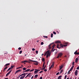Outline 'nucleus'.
<instances>
[{"mask_svg":"<svg viewBox=\"0 0 79 79\" xmlns=\"http://www.w3.org/2000/svg\"><path fill=\"white\" fill-rule=\"evenodd\" d=\"M54 44V43H52L49 45V46H48L49 50H50V49H51V48H52V47H51V46L52 45V44Z\"/></svg>","mask_w":79,"mask_h":79,"instance_id":"4","label":"nucleus"},{"mask_svg":"<svg viewBox=\"0 0 79 79\" xmlns=\"http://www.w3.org/2000/svg\"><path fill=\"white\" fill-rule=\"evenodd\" d=\"M32 50H33V51H34V50H35V49L34 48H32Z\"/></svg>","mask_w":79,"mask_h":79,"instance_id":"45","label":"nucleus"},{"mask_svg":"<svg viewBox=\"0 0 79 79\" xmlns=\"http://www.w3.org/2000/svg\"><path fill=\"white\" fill-rule=\"evenodd\" d=\"M43 69H45V68H46V65H45V67H43Z\"/></svg>","mask_w":79,"mask_h":79,"instance_id":"44","label":"nucleus"},{"mask_svg":"<svg viewBox=\"0 0 79 79\" xmlns=\"http://www.w3.org/2000/svg\"><path fill=\"white\" fill-rule=\"evenodd\" d=\"M34 64H35V65H38V63H35Z\"/></svg>","mask_w":79,"mask_h":79,"instance_id":"32","label":"nucleus"},{"mask_svg":"<svg viewBox=\"0 0 79 79\" xmlns=\"http://www.w3.org/2000/svg\"><path fill=\"white\" fill-rule=\"evenodd\" d=\"M20 76H21L20 75L18 76V77H17V79H19V78L20 77Z\"/></svg>","mask_w":79,"mask_h":79,"instance_id":"39","label":"nucleus"},{"mask_svg":"<svg viewBox=\"0 0 79 79\" xmlns=\"http://www.w3.org/2000/svg\"><path fill=\"white\" fill-rule=\"evenodd\" d=\"M7 53H5L4 54H6V53H8V52H6Z\"/></svg>","mask_w":79,"mask_h":79,"instance_id":"61","label":"nucleus"},{"mask_svg":"<svg viewBox=\"0 0 79 79\" xmlns=\"http://www.w3.org/2000/svg\"><path fill=\"white\" fill-rule=\"evenodd\" d=\"M53 33H52L51 34V37H53Z\"/></svg>","mask_w":79,"mask_h":79,"instance_id":"34","label":"nucleus"},{"mask_svg":"<svg viewBox=\"0 0 79 79\" xmlns=\"http://www.w3.org/2000/svg\"><path fill=\"white\" fill-rule=\"evenodd\" d=\"M67 77V75H65L64 77V78L65 79H66V77Z\"/></svg>","mask_w":79,"mask_h":79,"instance_id":"40","label":"nucleus"},{"mask_svg":"<svg viewBox=\"0 0 79 79\" xmlns=\"http://www.w3.org/2000/svg\"><path fill=\"white\" fill-rule=\"evenodd\" d=\"M79 52H77V55H79Z\"/></svg>","mask_w":79,"mask_h":79,"instance_id":"56","label":"nucleus"},{"mask_svg":"<svg viewBox=\"0 0 79 79\" xmlns=\"http://www.w3.org/2000/svg\"><path fill=\"white\" fill-rule=\"evenodd\" d=\"M55 43L56 44H58V43H61V42L60 41H56Z\"/></svg>","mask_w":79,"mask_h":79,"instance_id":"12","label":"nucleus"},{"mask_svg":"<svg viewBox=\"0 0 79 79\" xmlns=\"http://www.w3.org/2000/svg\"><path fill=\"white\" fill-rule=\"evenodd\" d=\"M53 34H56V32H55V31H53Z\"/></svg>","mask_w":79,"mask_h":79,"instance_id":"37","label":"nucleus"},{"mask_svg":"<svg viewBox=\"0 0 79 79\" xmlns=\"http://www.w3.org/2000/svg\"><path fill=\"white\" fill-rule=\"evenodd\" d=\"M44 66H45V62H44V63L43 64V68H44Z\"/></svg>","mask_w":79,"mask_h":79,"instance_id":"38","label":"nucleus"},{"mask_svg":"<svg viewBox=\"0 0 79 79\" xmlns=\"http://www.w3.org/2000/svg\"><path fill=\"white\" fill-rule=\"evenodd\" d=\"M64 57H65V58H66V56H65Z\"/></svg>","mask_w":79,"mask_h":79,"instance_id":"62","label":"nucleus"},{"mask_svg":"<svg viewBox=\"0 0 79 79\" xmlns=\"http://www.w3.org/2000/svg\"><path fill=\"white\" fill-rule=\"evenodd\" d=\"M44 71H45V72H46L47 71V70L46 69H44Z\"/></svg>","mask_w":79,"mask_h":79,"instance_id":"49","label":"nucleus"},{"mask_svg":"<svg viewBox=\"0 0 79 79\" xmlns=\"http://www.w3.org/2000/svg\"><path fill=\"white\" fill-rule=\"evenodd\" d=\"M25 75H27V74H28V73H25Z\"/></svg>","mask_w":79,"mask_h":79,"instance_id":"59","label":"nucleus"},{"mask_svg":"<svg viewBox=\"0 0 79 79\" xmlns=\"http://www.w3.org/2000/svg\"><path fill=\"white\" fill-rule=\"evenodd\" d=\"M54 66V62H53V63H52V64L51 65L50 67L51 68H52H52H53Z\"/></svg>","mask_w":79,"mask_h":79,"instance_id":"13","label":"nucleus"},{"mask_svg":"<svg viewBox=\"0 0 79 79\" xmlns=\"http://www.w3.org/2000/svg\"><path fill=\"white\" fill-rule=\"evenodd\" d=\"M53 48H52V51L53 52L55 50V49H53Z\"/></svg>","mask_w":79,"mask_h":79,"instance_id":"23","label":"nucleus"},{"mask_svg":"<svg viewBox=\"0 0 79 79\" xmlns=\"http://www.w3.org/2000/svg\"><path fill=\"white\" fill-rule=\"evenodd\" d=\"M11 71H12V70H10L8 73L6 74V76H8V75L10 74V73H11Z\"/></svg>","mask_w":79,"mask_h":79,"instance_id":"5","label":"nucleus"},{"mask_svg":"<svg viewBox=\"0 0 79 79\" xmlns=\"http://www.w3.org/2000/svg\"><path fill=\"white\" fill-rule=\"evenodd\" d=\"M62 55H63V53H60L58 54V56L57 57V58H59V57H61V56H62Z\"/></svg>","mask_w":79,"mask_h":79,"instance_id":"3","label":"nucleus"},{"mask_svg":"<svg viewBox=\"0 0 79 79\" xmlns=\"http://www.w3.org/2000/svg\"><path fill=\"white\" fill-rule=\"evenodd\" d=\"M34 71V69H32L31 70L30 72H32V71Z\"/></svg>","mask_w":79,"mask_h":79,"instance_id":"31","label":"nucleus"},{"mask_svg":"<svg viewBox=\"0 0 79 79\" xmlns=\"http://www.w3.org/2000/svg\"><path fill=\"white\" fill-rule=\"evenodd\" d=\"M50 51H48L47 52H46L45 53V55H46L47 54L46 56V58H48V56H50Z\"/></svg>","mask_w":79,"mask_h":79,"instance_id":"1","label":"nucleus"},{"mask_svg":"<svg viewBox=\"0 0 79 79\" xmlns=\"http://www.w3.org/2000/svg\"><path fill=\"white\" fill-rule=\"evenodd\" d=\"M23 69V71H25V70L26 69V68H24L23 69Z\"/></svg>","mask_w":79,"mask_h":79,"instance_id":"25","label":"nucleus"},{"mask_svg":"<svg viewBox=\"0 0 79 79\" xmlns=\"http://www.w3.org/2000/svg\"><path fill=\"white\" fill-rule=\"evenodd\" d=\"M30 71V69H28L27 70H25V71L23 72V73H24L25 72H29Z\"/></svg>","mask_w":79,"mask_h":79,"instance_id":"9","label":"nucleus"},{"mask_svg":"<svg viewBox=\"0 0 79 79\" xmlns=\"http://www.w3.org/2000/svg\"><path fill=\"white\" fill-rule=\"evenodd\" d=\"M42 77H41L40 78V79H42Z\"/></svg>","mask_w":79,"mask_h":79,"instance_id":"53","label":"nucleus"},{"mask_svg":"<svg viewBox=\"0 0 79 79\" xmlns=\"http://www.w3.org/2000/svg\"><path fill=\"white\" fill-rule=\"evenodd\" d=\"M77 51H76L75 52H74V54L75 55H77Z\"/></svg>","mask_w":79,"mask_h":79,"instance_id":"22","label":"nucleus"},{"mask_svg":"<svg viewBox=\"0 0 79 79\" xmlns=\"http://www.w3.org/2000/svg\"><path fill=\"white\" fill-rule=\"evenodd\" d=\"M44 69L43 68L42 69H40V70H43Z\"/></svg>","mask_w":79,"mask_h":79,"instance_id":"57","label":"nucleus"},{"mask_svg":"<svg viewBox=\"0 0 79 79\" xmlns=\"http://www.w3.org/2000/svg\"><path fill=\"white\" fill-rule=\"evenodd\" d=\"M10 63H8V64H6L5 65V66H8V65H10Z\"/></svg>","mask_w":79,"mask_h":79,"instance_id":"16","label":"nucleus"},{"mask_svg":"<svg viewBox=\"0 0 79 79\" xmlns=\"http://www.w3.org/2000/svg\"><path fill=\"white\" fill-rule=\"evenodd\" d=\"M64 47H66V46H67V45L66 44H65L63 45Z\"/></svg>","mask_w":79,"mask_h":79,"instance_id":"48","label":"nucleus"},{"mask_svg":"<svg viewBox=\"0 0 79 79\" xmlns=\"http://www.w3.org/2000/svg\"><path fill=\"white\" fill-rule=\"evenodd\" d=\"M15 65L11 66V69H12V68H13V67H14Z\"/></svg>","mask_w":79,"mask_h":79,"instance_id":"30","label":"nucleus"},{"mask_svg":"<svg viewBox=\"0 0 79 79\" xmlns=\"http://www.w3.org/2000/svg\"><path fill=\"white\" fill-rule=\"evenodd\" d=\"M52 69V67H50L49 68V70H50V69Z\"/></svg>","mask_w":79,"mask_h":79,"instance_id":"54","label":"nucleus"},{"mask_svg":"<svg viewBox=\"0 0 79 79\" xmlns=\"http://www.w3.org/2000/svg\"><path fill=\"white\" fill-rule=\"evenodd\" d=\"M20 76H24V77H25V76H26V73H23L20 75Z\"/></svg>","mask_w":79,"mask_h":79,"instance_id":"11","label":"nucleus"},{"mask_svg":"<svg viewBox=\"0 0 79 79\" xmlns=\"http://www.w3.org/2000/svg\"><path fill=\"white\" fill-rule=\"evenodd\" d=\"M31 61H32V62H35V63H38V62L35 60H31Z\"/></svg>","mask_w":79,"mask_h":79,"instance_id":"20","label":"nucleus"},{"mask_svg":"<svg viewBox=\"0 0 79 79\" xmlns=\"http://www.w3.org/2000/svg\"><path fill=\"white\" fill-rule=\"evenodd\" d=\"M78 61V58H76L75 59V62H76V63H77V62Z\"/></svg>","mask_w":79,"mask_h":79,"instance_id":"18","label":"nucleus"},{"mask_svg":"<svg viewBox=\"0 0 79 79\" xmlns=\"http://www.w3.org/2000/svg\"><path fill=\"white\" fill-rule=\"evenodd\" d=\"M42 61H43L44 62V61H45V58H43L42 59Z\"/></svg>","mask_w":79,"mask_h":79,"instance_id":"26","label":"nucleus"},{"mask_svg":"<svg viewBox=\"0 0 79 79\" xmlns=\"http://www.w3.org/2000/svg\"><path fill=\"white\" fill-rule=\"evenodd\" d=\"M24 77V76H22V77H20V79H24V77Z\"/></svg>","mask_w":79,"mask_h":79,"instance_id":"15","label":"nucleus"},{"mask_svg":"<svg viewBox=\"0 0 79 79\" xmlns=\"http://www.w3.org/2000/svg\"><path fill=\"white\" fill-rule=\"evenodd\" d=\"M67 79H69V78H67Z\"/></svg>","mask_w":79,"mask_h":79,"instance_id":"63","label":"nucleus"},{"mask_svg":"<svg viewBox=\"0 0 79 79\" xmlns=\"http://www.w3.org/2000/svg\"><path fill=\"white\" fill-rule=\"evenodd\" d=\"M41 45H44V42H41Z\"/></svg>","mask_w":79,"mask_h":79,"instance_id":"43","label":"nucleus"},{"mask_svg":"<svg viewBox=\"0 0 79 79\" xmlns=\"http://www.w3.org/2000/svg\"><path fill=\"white\" fill-rule=\"evenodd\" d=\"M28 76H29V75L28 74H27V76H26V77H28Z\"/></svg>","mask_w":79,"mask_h":79,"instance_id":"58","label":"nucleus"},{"mask_svg":"<svg viewBox=\"0 0 79 79\" xmlns=\"http://www.w3.org/2000/svg\"><path fill=\"white\" fill-rule=\"evenodd\" d=\"M38 77V74L35 75L34 76L35 78H36V77Z\"/></svg>","mask_w":79,"mask_h":79,"instance_id":"17","label":"nucleus"},{"mask_svg":"<svg viewBox=\"0 0 79 79\" xmlns=\"http://www.w3.org/2000/svg\"><path fill=\"white\" fill-rule=\"evenodd\" d=\"M70 70H69L68 73V74H69V73H70Z\"/></svg>","mask_w":79,"mask_h":79,"instance_id":"42","label":"nucleus"},{"mask_svg":"<svg viewBox=\"0 0 79 79\" xmlns=\"http://www.w3.org/2000/svg\"><path fill=\"white\" fill-rule=\"evenodd\" d=\"M35 52L36 54H38V52H39V51H36Z\"/></svg>","mask_w":79,"mask_h":79,"instance_id":"36","label":"nucleus"},{"mask_svg":"<svg viewBox=\"0 0 79 79\" xmlns=\"http://www.w3.org/2000/svg\"><path fill=\"white\" fill-rule=\"evenodd\" d=\"M62 68H63V66L61 65L60 66V69L59 70H61V69H62Z\"/></svg>","mask_w":79,"mask_h":79,"instance_id":"19","label":"nucleus"},{"mask_svg":"<svg viewBox=\"0 0 79 79\" xmlns=\"http://www.w3.org/2000/svg\"><path fill=\"white\" fill-rule=\"evenodd\" d=\"M78 72V71L77 70L76 71H75V76H77V75Z\"/></svg>","mask_w":79,"mask_h":79,"instance_id":"8","label":"nucleus"},{"mask_svg":"<svg viewBox=\"0 0 79 79\" xmlns=\"http://www.w3.org/2000/svg\"><path fill=\"white\" fill-rule=\"evenodd\" d=\"M22 53V51H20V52H19V54H21Z\"/></svg>","mask_w":79,"mask_h":79,"instance_id":"35","label":"nucleus"},{"mask_svg":"<svg viewBox=\"0 0 79 79\" xmlns=\"http://www.w3.org/2000/svg\"><path fill=\"white\" fill-rule=\"evenodd\" d=\"M18 50H21V48L19 47L18 48Z\"/></svg>","mask_w":79,"mask_h":79,"instance_id":"50","label":"nucleus"},{"mask_svg":"<svg viewBox=\"0 0 79 79\" xmlns=\"http://www.w3.org/2000/svg\"><path fill=\"white\" fill-rule=\"evenodd\" d=\"M60 47H59V45L58 44H57V48H59V49H60V48H63V45H62V44H61L60 45Z\"/></svg>","mask_w":79,"mask_h":79,"instance_id":"2","label":"nucleus"},{"mask_svg":"<svg viewBox=\"0 0 79 79\" xmlns=\"http://www.w3.org/2000/svg\"><path fill=\"white\" fill-rule=\"evenodd\" d=\"M27 62H29V61H27V60H24L23 61H22V63H26Z\"/></svg>","mask_w":79,"mask_h":79,"instance_id":"14","label":"nucleus"},{"mask_svg":"<svg viewBox=\"0 0 79 79\" xmlns=\"http://www.w3.org/2000/svg\"><path fill=\"white\" fill-rule=\"evenodd\" d=\"M7 68H8V67H5L4 69V71H3L4 72V71H5V69H7Z\"/></svg>","mask_w":79,"mask_h":79,"instance_id":"27","label":"nucleus"},{"mask_svg":"<svg viewBox=\"0 0 79 79\" xmlns=\"http://www.w3.org/2000/svg\"><path fill=\"white\" fill-rule=\"evenodd\" d=\"M77 69H79V66L77 68Z\"/></svg>","mask_w":79,"mask_h":79,"instance_id":"51","label":"nucleus"},{"mask_svg":"<svg viewBox=\"0 0 79 79\" xmlns=\"http://www.w3.org/2000/svg\"><path fill=\"white\" fill-rule=\"evenodd\" d=\"M34 78V76H32V77L31 78V79H33Z\"/></svg>","mask_w":79,"mask_h":79,"instance_id":"52","label":"nucleus"},{"mask_svg":"<svg viewBox=\"0 0 79 79\" xmlns=\"http://www.w3.org/2000/svg\"><path fill=\"white\" fill-rule=\"evenodd\" d=\"M23 66L22 67H18V68H16V69H19L20 68H22Z\"/></svg>","mask_w":79,"mask_h":79,"instance_id":"29","label":"nucleus"},{"mask_svg":"<svg viewBox=\"0 0 79 79\" xmlns=\"http://www.w3.org/2000/svg\"><path fill=\"white\" fill-rule=\"evenodd\" d=\"M43 37H44V38H48V37L47 36H44Z\"/></svg>","mask_w":79,"mask_h":79,"instance_id":"33","label":"nucleus"},{"mask_svg":"<svg viewBox=\"0 0 79 79\" xmlns=\"http://www.w3.org/2000/svg\"><path fill=\"white\" fill-rule=\"evenodd\" d=\"M28 74V76H29V75L31 74V73H29Z\"/></svg>","mask_w":79,"mask_h":79,"instance_id":"55","label":"nucleus"},{"mask_svg":"<svg viewBox=\"0 0 79 79\" xmlns=\"http://www.w3.org/2000/svg\"><path fill=\"white\" fill-rule=\"evenodd\" d=\"M74 66H72L70 69L69 70L70 71H72V69H73V68H74Z\"/></svg>","mask_w":79,"mask_h":79,"instance_id":"10","label":"nucleus"},{"mask_svg":"<svg viewBox=\"0 0 79 79\" xmlns=\"http://www.w3.org/2000/svg\"><path fill=\"white\" fill-rule=\"evenodd\" d=\"M10 69H11V67L10 68H9L8 69V70H10Z\"/></svg>","mask_w":79,"mask_h":79,"instance_id":"47","label":"nucleus"},{"mask_svg":"<svg viewBox=\"0 0 79 79\" xmlns=\"http://www.w3.org/2000/svg\"><path fill=\"white\" fill-rule=\"evenodd\" d=\"M74 62H73L72 63V66H74Z\"/></svg>","mask_w":79,"mask_h":79,"instance_id":"24","label":"nucleus"},{"mask_svg":"<svg viewBox=\"0 0 79 79\" xmlns=\"http://www.w3.org/2000/svg\"><path fill=\"white\" fill-rule=\"evenodd\" d=\"M20 71H21V69L18 70L16 71L15 74H16V73H18L19 72H20Z\"/></svg>","mask_w":79,"mask_h":79,"instance_id":"7","label":"nucleus"},{"mask_svg":"<svg viewBox=\"0 0 79 79\" xmlns=\"http://www.w3.org/2000/svg\"><path fill=\"white\" fill-rule=\"evenodd\" d=\"M8 78H4V79H8Z\"/></svg>","mask_w":79,"mask_h":79,"instance_id":"60","label":"nucleus"},{"mask_svg":"<svg viewBox=\"0 0 79 79\" xmlns=\"http://www.w3.org/2000/svg\"><path fill=\"white\" fill-rule=\"evenodd\" d=\"M43 71H41L39 73H43Z\"/></svg>","mask_w":79,"mask_h":79,"instance_id":"41","label":"nucleus"},{"mask_svg":"<svg viewBox=\"0 0 79 79\" xmlns=\"http://www.w3.org/2000/svg\"><path fill=\"white\" fill-rule=\"evenodd\" d=\"M75 79H76V77H75Z\"/></svg>","mask_w":79,"mask_h":79,"instance_id":"64","label":"nucleus"},{"mask_svg":"<svg viewBox=\"0 0 79 79\" xmlns=\"http://www.w3.org/2000/svg\"><path fill=\"white\" fill-rule=\"evenodd\" d=\"M35 71H34V73H35V74H37L38 72V71H39V70H38V69H35Z\"/></svg>","mask_w":79,"mask_h":79,"instance_id":"6","label":"nucleus"},{"mask_svg":"<svg viewBox=\"0 0 79 79\" xmlns=\"http://www.w3.org/2000/svg\"><path fill=\"white\" fill-rule=\"evenodd\" d=\"M56 46V45L55 44H54L52 46V48H54L55 46Z\"/></svg>","mask_w":79,"mask_h":79,"instance_id":"21","label":"nucleus"},{"mask_svg":"<svg viewBox=\"0 0 79 79\" xmlns=\"http://www.w3.org/2000/svg\"><path fill=\"white\" fill-rule=\"evenodd\" d=\"M60 74V73L58 72L56 74V75H58Z\"/></svg>","mask_w":79,"mask_h":79,"instance_id":"46","label":"nucleus"},{"mask_svg":"<svg viewBox=\"0 0 79 79\" xmlns=\"http://www.w3.org/2000/svg\"><path fill=\"white\" fill-rule=\"evenodd\" d=\"M63 70L62 69L61 71L60 72V73H63Z\"/></svg>","mask_w":79,"mask_h":79,"instance_id":"28","label":"nucleus"}]
</instances>
